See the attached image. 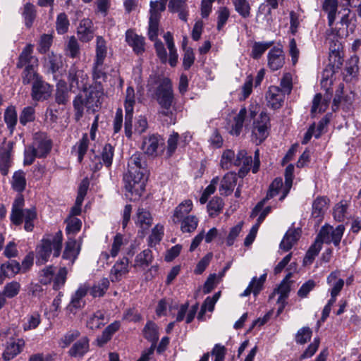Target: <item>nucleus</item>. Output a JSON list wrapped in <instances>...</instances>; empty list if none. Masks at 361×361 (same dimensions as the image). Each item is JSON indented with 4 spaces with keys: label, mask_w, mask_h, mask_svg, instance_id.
Here are the masks:
<instances>
[{
    "label": "nucleus",
    "mask_w": 361,
    "mask_h": 361,
    "mask_svg": "<svg viewBox=\"0 0 361 361\" xmlns=\"http://www.w3.org/2000/svg\"><path fill=\"white\" fill-rule=\"evenodd\" d=\"M162 139L158 135H150L143 139L142 149L148 156L156 157L158 154V149L162 145Z\"/></svg>",
    "instance_id": "18"
},
{
    "label": "nucleus",
    "mask_w": 361,
    "mask_h": 361,
    "mask_svg": "<svg viewBox=\"0 0 361 361\" xmlns=\"http://www.w3.org/2000/svg\"><path fill=\"white\" fill-rule=\"evenodd\" d=\"M129 260L127 257H123L118 261L111 269V279L112 281H118L122 276L128 272Z\"/></svg>",
    "instance_id": "34"
},
{
    "label": "nucleus",
    "mask_w": 361,
    "mask_h": 361,
    "mask_svg": "<svg viewBox=\"0 0 361 361\" xmlns=\"http://www.w3.org/2000/svg\"><path fill=\"white\" fill-rule=\"evenodd\" d=\"M99 94L100 93L94 87H89L75 97L73 104L77 121L83 116L85 109L92 112L95 111V107L98 106Z\"/></svg>",
    "instance_id": "6"
},
{
    "label": "nucleus",
    "mask_w": 361,
    "mask_h": 361,
    "mask_svg": "<svg viewBox=\"0 0 361 361\" xmlns=\"http://www.w3.org/2000/svg\"><path fill=\"white\" fill-rule=\"evenodd\" d=\"M21 267L16 260H9L1 265L0 271L4 277L11 278L20 272Z\"/></svg>",
    "instance_id": "42"
},
{
    "label": "nucleus",
    "mask_w": 361,
    "mask_h": 361,
    "mask_svg": "<svg viewBox=\"0 0 361 361\" xmlns=\"http://www.w3.org/2000/svg\"><path fill=\"white\" fill-rule=\"evenodd\" d=\"M224 207L223 200L219 197H213L207 204V212L209 216L214 217L217 216Z\"/></svg>",
    "instance_id": "55"
},
{
    "label": "nucleus",
    "mask_w": 361,
    "mask_h": 361,
    "mask_svg": "<svg viewBox=\"0 0 361 361\" xmlns=\"http://www.w3.org/2000/svg\"><path fill=\"white\" fill-rule=\"evenodd\" d=\"M128 170L123 176L125 188L130 200H136L142 195L145 188L148 173L146 157L137 152L133 154L128 162Z\"/></svg>",
    "instance_id": "1"
},
{
    "label": "nucleus",
    "mask_w": 361,
    "mask_h": 361,
    "mask_svg": "<svg viewBox=\"0 0 361 361\" xmlns=\"http://www.w3.org/2000/svg\"><path fill=\"white\" fill-rule=\"evenodd\" d=\"M329 199L325 196L317 197L312 202L311 218L319 224L329 207Z\"/></svg>",
    "instance_id": "15"
},
{
    "label": "nucleus",
    "mask_w": 361,
    "mask_h": 361,
    "mask_svg": "<svg viewBox=\"0 0 361 361\" xmlns=\"http://www.w3.org/2000/svg\"><path fill=\"white\" fill-rule=\"evenodd\" d=\"M252 157L248 155L245 150L241 149L238 152L235 159V166L240 167L238 173L240 178H244L247 174L252 168Z\"/></svg>",
    "instance_id": "17"
},
{
    "label": "nucleus",
    "mask_w": 361,
    "mask_h": 361,
    "mask_svg": "<svg viewBox=\"0 0 361 361\" xmlns=\"http://www.w3.org/2000/svg\"><path fill=\"white\" fill-rule=\"evenodd\" d=\"M22 15L24 18L25 25L27 27H30L32 25L34 20L36 17V11L35 6L30 3H27L24 6Z\"/></svg>",
    "instance_id": "57"
},
{
    "label": "nucleus",
    "mask_w": 361,
    "mask_h": 361,
    "mask_svg": "<svg viewBox=\"0 0 361 361\" xmlns=\"http://www.w3.org/2000/svg\"><path fill=\"white\" fill-rule=\"evenodd\" d=\"M88 80V75L84 71L79 69L75 64L71 66L68 73V81L71 91L87 90L89 88L87 87Z\"/></svg>",
    "instance_id": "10"
},
{
    "label": "nucleus",
    "mask_w": 361,
    "mask_h": 361,
    "mask_svg": "<svg viewBox=\"0 0 361 361\" xmlns=\"http://www.w3.org/2000/svg\"><path fill=\"white\" fill-rule=\"evenodd\" d=\"M78 35L84 42L90 41L94 37L92 22L89 18L82 19L78 27Z\"/></svg>",
    "instance_id": "29"
},
{
    "label": "nucleus",
    "mask_w": 361,
    "mask_h": 361,
    "mask_svg": "<svg viewBox=\"0 0 361 361\" xmlns=\"http://www.w3.org/2000/svg\"><path fill=\"white\" fill-rule=\"evenodd\" d=\"M109 286V281L106 278L101 279L94 283L90 289V294L93 297L103 296Z\"/></svg>",
    "instance_id": "56"
},
{
    "label": "nucleus",
    "mask_w": 361,
    "mask_h": 361,
    "mask_svg": "<svg viewBox=\"0 0 361 361\" xmlns=\"http://www.w3.org/2000/svg\"><path fill=\"white\" fill-rule=\"evenodd\" d=\"M126 41L133 48L137 54H142L145 51V38L138 35L132 30L126 32Z\"/></svg>",
    "instance_id": "23"
},
{
    "label": "nucleus",
    "mask_w": 361,
    "mask_h": 361,
    "mask_svg": "<svg viewBox=\"0 0 361 361\" xmlns=\"http://www.w3.org/2000/svg\"><path fill=\"white\" fill-rule=\"evenodd\" d=\"M188 135H184L180 138L178 133L173 132L168 138L166 154L169 157H171L176 152L178 145L184 147L186 145Z\"/></svg>",
    "instance_id": "31"
},
{
    "label": "nucleus",
    "mask_w": 361,
    "mask_h": 361,
    "mask_svg": "<svg viewBox=\"0 0 361 361\" xmlns=\"http://www.w3.org/2000/svg\"><path fill=\"white\" fill-rule=\"evenodd\" d=\"M270 119L266 112H261L253 121L252 140L257 145L261 144L269 135Z\"/></svg>",
    "instance_id": "8"
},
{
    "label": "nucleus",
    "mask_w": 361,
    "mask_h": 361,
    "mask_svg": "<svg viewBox=\"0 0 361 361\" xmlns=\"http://www.w3.org/2000/svg\"><path fill=\"white\" fill-rule=\"evenodd\" d=\"M198 222L195 216L189 215L180 221V230L183 233H192L197 228Z\"/></svg>",
    "instance_id": "53"
},
{
    "label": "nucleus",
    "mask_w": 361,
    "mask_h": 361,
    "mask_svg": "<svg viewBox=\"0 0 361 361\" xmlns=\"http://www.w3.org/2000/svg\"><path fill=\"white\" fill-rule=\"evenodd\" d=\"M255 116V111L250 110L247 113L245 108H242L238 114L233 117V120L228 122L226 129L231 135L238 136L242 131L243 123L247 118H253Z\"/></svg>",
    "instance_id": "12"
},
{
    "label": "nucleus",
    "mask_w": 361,
    "mask_h": 361,
    "mask_svg": "<svg viewBox=\"0 0 361 361\" xmlns=\"http://www.w3.org/2000/svg\"><path fill=\"white\" fill-rule=\"evenodd\" d=\"M67 274L66 267H61L56 274L54 267L47 266L39 272V281L43 285L49 284L53 281V288L57 290L64 286Z\"/></svg>",
    "instance_id": "7"
},
{
    "label": "nucleus",
    "mask_w": 361,
    "mask_h": 361,
    "mask_svg": "<svg viewBox=\"0 0 361 361\" xmlns=\"http://www.w3.org/2000/svg\"><path fill=\"white\" fill-rule=\"evenodd\" d=\"M20 290V284L17 281H11L7 283L3 291L0 292L5 298H13L16 296Z\"/></svg>",
    "instance_id": "61"
},
{
    "label": "nucleus",
    "mask_w": 361,
    "mask_h": 361,
    "mask_svg": "<svg viewBox=\"0 0 361 361\" xmlns=\"http://www.w3.org/2000/svg\"><path fill=\"white\" fill-rule=\"evenodd\" d=\"M121 327V323L119 321H115L113 323L108 325L104 330L102 331L101 336H98L96 341L97 345L100 347L108 343L117 332Z\"/></svg>",
    "instance_id": "35"
},
{
    "label": "nucleus",
    "mask_w": 361,
    "mask_h": 361,
    "mask_svg": "<svg viewBox=\"0 0 361 361\" xmlns=\"http://www.w3.org/2000/svg\"><path fill=\"white\" fill-rule=\"evenodd\" d=\"M80 250L81 243H78L75 238L69 237L66 242L65 249L62 255V259L67 261L64 267H66L67 269L68 267L71 268L77 259Z\"/></svg>",
    "instance_id": "13"
},
{
    "label": "nucleus",
    "mask_w": 361,
    "mask_h": 361,
    "mask_svg": "<svg viewBox=\"0 0 361 361\" xmlns=\"http://www.w3.org/2000/svg\"><path fill=\"white\" fill-rule=\"evenodd\" d=\"M358 58L356 56L351 57L346 63L343 72V79L347 82L356 77L358 72Z\"/></svg>",
    "instance_id": "41"
},
{
    "label": "nucleus",
    "mask_w": 361,
    "mask_h": 361,
    "mask_svg": "<svg viewBox=\"0 0 361 361\" xmlns=\"http://www.w3.org/2000/svg\"><path fill=\"white\" fill-rule=\"evenodd\" d=\"M62 241L63 235L60 231L44 237L36 248L37 264H44L48 262L51 253L54 257H58L61 254Z\"/></svg>",
    "instance_id": "3"
},
{
    "label": "nucleus",
    "mask_w": 361,
    "mask_h": 361,
    "mask_svg": "<svg viewBox=\"0 0 361 361\" xmlns=\"http://www.w3.org/2000/svg\"><path fill=\"white\" fill-rule=\"evenodd\" d=\"M51 94L50 85L43 81L42 78H37L32 83V98L35 101L47 99Z\"/></svg>",
    "instance_id": "20"
},
{
    "label": "nucleus",
    "mask_w": 361,
    "mask_h": 361,
    "mask_svg": "<svg viewBox=\"0 0 361 361\" xmlns=\"http://www.w3.org/2000/svg\"><path fill=\"white\" fill-rule=\"evenodd\" d=\"M24 197L18 194L13 204L10 216L11 221L16 226H20L24 221V229L30 232L34 228V221L37 219V212L35 207L23 209Z\"/></svg>",
    "instance_id": "4"
},
{
    "label": "nucleus",
    "mask_w": 361,
    "mask_h": 361,
    "mask_svg": "<svg viewBox=\"0 0 361 361\" xmlns=\"http://www.w3.org/2000/svg\"><path fill=\"white\" fill-rule=\"evenodd\" d=\"M279 1L280 0H265L269 8H267V6L263 4H261L257 12V20H259L261 19L262 20V23L265 22L267 25H270L272 21L271 10L278 8Z\"/></svg>",
    "instance_id": "24"
},
{
    "label": "nucleus",
    "mask_w": 361,
    "mask_h": 361,
    "mask_svg": "<svg viewBox=\"0 0 361 361\" xmlns=\"http://www.w3.org/2000/svg\"><path fill=\"white\" fill-rule=\"evenodd\" d=\"M51 141L46 134L35 133L32 144L25 149L24 165H31L35 158L45 157L51 151Z\"/></svg>",
    "instance_id": "5"
},
{
    "label": "nucleus",
    "mask_w": 361,
    "mask_h": 361,
    "mask_svg": "<svg viewBox=\"0 0 361 361\" xmlns=\"http://www.w3.org/2000/svg\"><path fill=\"white\" fill-rule=\"evenodd\" d=\"M25 341L21 338L8 342L6 349L3 353L4 360L6 361H9L13 359L16 356L21 353L25 346Z\"/></svg>",
    "instance_id": "25"
},
{
    "label": "nucleus",
    "mask_w": 361,
    "mask_h": 361,
    "mask_svg": "<svg viewBox=\"0 0 361 361\" xmlns=\"http://www.w3.org/2000/svg\"><path fill=\"white\" fill-rule=\"evenodd\" d=\"M35 119V111L32 106H26L22 110L19 121L20 123L25 126L27 123L34 121Z\"/></svg>",
    "instance_id": "63"
},
{
    "label": "nucleus",
    "mask_w": 361,
    "mask_h": 361,
    "mask_svg": "<svg viewBox=\"0 0 361 361\" xmlns=\"http://www.w3.org/2000/svg\"><path fill=\"white\" fill-rule=\"evenodd\" d=\"M282 186V178H275L269 185L266 197L264 199H262L260 202H259L255 207V208L252 209L250 217L255 218V216H257L258 213L262 210L266 202L271 199L272 197L276 196L279 194V190L281 189Z\"/></svg>",
    "instance_id": "14"
},
{
    "label": "nucleus",
    "mask_w": 361,
    "mask_h": 361,
    "mask_svg": "<svg viewBox=\"0 0 361 361\" xmlns=\"http://www.w3.org/2000/svg\"><path fill=\"white\" fill-rule=\"evenodd\" d=\"M253 82V76L248 75L240 89V94L239 95V99L240 101L245 100L251 94L252 92Z\"/></svg>",
    "instance_id": "58"
},
{
    "label": "nucleus",
    "mask_w": 361,
    "mask_h": 361,
    "mask_svg": "<svg viewBox=\"0 0 361 361\" xmlns=\"http://www.w3.org/2000/svg\"><path fill=\"white\" fill-rule=\"evenodd\" d=\"M153 259L152 250L145 249L135 256L133 267L137 269L145 270L152 264Z\"/></svg>",
    "instance_id": "32"
},
{
    "label": "nucleus",
    "mask_w": 361,
    "mask_h": 361,
    "mask_svg": "<svg viewBox=\"0 0 361 361\" xmlns=\"http://www.w3.org/2000/svg\"><path fill=\"white\" fill-rule=\"evenodd\" d=\"M192 209V202L186 200L179 204L175 209L172 216V221L174 224H178L180 221L188 216Z\"/></svg>",
    "instance_id": "33"
},
{
    "label": "nucleus",
    "mask_w": 361,
    "mask_h": 361,
    "mask_svg": "<svg viewBox=\"0 0 361 361\" xmlns=\"http://www.w3.org/2000/svg\"><path fill=\"white\" fill-rule=\"evenodd\" d=\"M155 84H158L154 93L155 97L161 107L159 114L161 116L169 117L171 122L175 123L172 109L174 95L171 81L168 78H160L159 76L155 74L150 75L147 83L148 90L150 91Z\"/></svg>",
    "instance_id": "2"
},
{
    "label": "nucleus",
    "mask_w": 361,
    "mask_h": 361,
    "mask_svg": "<svg viewBox=\"0 0 361 361\" xmlns=\"http://www.w3.org/2000/svg\"><path fill=\"white\" fill-rule=\"evenodd\" d=\"M11 185L13 190L18 192H23L26 185L25 173L23 171H16L12 178Z\"/></svg>",
    "instance_id": "48"
},
{
    "label": "nucleus",
    "mask_w": 361,
    "mask_h": 361,
    "mask_svg": "<svg viewBox=\"0 0 361 361\" xmlns=\"http://www.w3.org/2000/svg\"><path fill=\"white\" fill-rule=\"evenodd\" d=\"M237 183V174L233 172H228L223 177L220 187L219 192L221 195L228 196L231 195Z\"/></svg>",
    "instance_id": "27"
},
{
    "label": "nucleus",
    "mask_w": 361,
    "mask_h": 361,
    "mask_svg": "<svg viewBox=\"0 0 361 361\" xmlns=\"http://www.w3.org/2000/svg\"><path fill=\"white\" fill-rule=\"evenodd\" d=\"M104 61H94L92 67V78L97 82H101L107 79L106 66Z\"/></svg>",
    "instance_id": "47"
},
{
    "label": "nucleus",
    "mask_w": 361,
    "mask_h": 361,
    "mask_svg": "<svg viewBox=\"0 0 361 361\" xmlns=\"http://www.w3.org/2000/svg\"><path fill=\"white\" fill-rule=\"evenodd\" d=\"M293 173L294 166L293 164L288 165L285 170V188L283 190L282 195L279 198L280 201H282L285 199L292 187Z\"/></svg>",
    "instance_id": "50"
},
{
    "label": "nucleus",
    "mask_w": 361,
    "mask_h": 361,
    "mask_svg": "<svg viewBox=\"0 0 361 361\" xmlns=\"http://www.w3.org/2000/svg\"><path fill=\"white\" fill-rule=\"evenodd\" d=\"M13 164L11 157V147L0 148V172L3 176H6L9 168Z\"/></svg>",
    "instance_id": "36"
},
{
    "label": "nucleus",
    "mask_w": 361,
    "mask_h": 361,
    "mask_svg": "<svg viewBox=\"0 0 361 361\" xmlns=\"http://www.w3.org/2000/svg\"><path fill=\"white\" fill-rule=\"evenodd\" d=\"M267 106L273 109L281 107L284 99V95L279 87L271 86L266 92Z\"/></svg>",
    "instance_id": "21"
},
{
    "label": "nucleus",
    "mask_w": 361,
    "mask_h": 361,
    "mask_svg": "<svg viewBox=\"0 0 361 361\" xmlns=\"http://www.w3.org/2000/svg\"><path fill=\"white\" fill-rule=\"evenodd\" d=\"M235 11L243 18L250 16L251 6L247 0H232Z\"/></svg>",
    "instance_id": "51"
},
{
    "label": "nucleus",
    "mask_w": 361,
    "mask_h": 361,
    "mask_svg": "<svg viewBox=\"0 0 361 361\" xmlns=\"http://www.w3.org/2000/svg\"><path fill=\"white\" fill-rule=\"evenodd\" d=\"M345 231L343 225L341 224L334 228L329 224L324 225L317 237V241L320 244L322 243L330 244L334 243L335 246H338Z\"/></svg>",
    "instance_id": "9"
},
{
    "label": "nucleus",
    "mask_w": 361,
    "mask_h": 361,
    "mask_svg": "<svg viewBox=\"0 0 361 361\" xmlns=\"http://www.w3.org/2000/svg\"><path fill=\"white\" fill-rule=\"evenodd\" d=\"M144 337L152 343L150 348L155 349L156 343L159 338L158 326L153 322L149 321L143 329Z\"/></svg>",
    "instance_id": "38"
},
{
    "label": "nucleus",
    "mask_w": 361,
    "mask_h": 361,
    "mask_svg": "<svg viewBox=\"0 0 361 361\" xmlns=\"http://www.w3.org/2000/svg\"><path fill=\"white\" fill-rule=\"evenodd\" d=\"M331 100V97L326 95L323 97L321 93L316 94L312 100L311 108V114L315 116L317 114H321L328 109Z\"/></svg>",
    "instance_id": "30"
},
{
    "label": "nucleus",
    "mask_w": 361,
    "mask_h": 361,
    "mask_svg": "<svg viewBox=\"0 0 361 361\" xmlns=\"http://www.w3.org/2000/svg\"><path fill=\"white\" fill-rule=\"evenodd\" d=\"M164 235V227L159 224L156 225L152 231L151 235L149 236L148 243L150 247H153L158 244Z\"/></svg>",
    "instance_id": "64"
},
{
    "label": "nucleus",
    "mask_w": 361,
    "mask_h": 361,
    "mask_svg": "<svg viewBox=\"0 0 361 361\" xmlns=\"http://www.w3.org/2000/svg\"><path fill=\"white\" fill-rule=\"evenodd\" d=\"M32 53L33 45L30 44H27L19 55L16 67L18 68H22L23 67L25 68L29 66H32V67H37L38 65V60L35 56H33Z\"/></svg>",
    "instance_id": "19"
},
{
    "label": "nucleus",
    "mask_w": 361,
    "mask_h": 361,
    "mask_svg": "<svg viewBox=\"0 0 361 361\" xmlns=\"http://www.w3.org/2000/svg\"><path fill=\"white\" fill-rule=\"evenodd\" d=\"M216 29L221 31L226 25L229 17L230 10L226 6H220L216 12Z\"/></svg>",
    "instance_id": "54"
},
{
    "label": "nucleus",
    "mask_w": 361,
    "mask_h": 361,
    "mask_svg": "<svg viewBox=\"0 0 361 361\" xmlns=\"http://www.w3.org/2000/svg\"><path fill=\"white\" fill-rule=\"evenodd\" d=\"M337 0H325L323 4V9L328 13V23L330 27L336 19V10H337Z\"/></svg>",
    "instance_id": "52"
},
{
    "label": "nucleus",
    "mask_w": 361,
    "mask_h": 361,
    "mask_svg": "<svg viewBox=\"0 0 361 361\" xmlns=\"http://www.w3.org/2000/svg\"><path fill=\"white\" fill-rule=\"evenodd\" d=\"M87 293V288L85 286H81L73 295L68 308L72 311V307L75 309L81 308L84 305L82 298Z\"/></svg>",
    "instance_id": "44"
},
{
    "label": "nucleus",
    "mask_w": 361,
    "mask_h": 361,
    "mask_svg": "<svg viewBox=\"0 0 361 361\" xmlns=\"http://www.w3.org/2000/svg\"><path fill=\"white\" fill-rule=\"evenodd\" d=\"M300 233L299 228L288 230L280 243V248L285 252L290 250L299 240Z\"/></svg>",
    "instance_id": "28"
},
{
    "label": "nucleus",
    "mask_w": 361,
    "mask_h": 361,
    "mask_svg": "<svg viewBox=\"0 0 361 361\" xmlns=\"http://www.w3.org/2000/svg\"><path fill=\"white\" fill-rule=\"evenodd\" d=\"M236 155L234 152L231 149L224 151L221 155L220 161L221 166L224 169H229L233 166H235V159Z\"/></svg>",
    "instance_id": "59"
},
{
    "label": "nucleus",
    "mask_w": 361,
    "mask_h": 361,
    "mask_svg": "<svg viewBox=\"0 0 361 361\" xmlns=\"http://www.w3.org/2000/svg\"><path fill=\"white\" fill-rule=\"evenodd\" d=\"M292 277V273H288L283 280L281 282L280 285L275 290L279 294L277 302H283L286 300L290 291V281L289 279Z\"/></svg>",
    "instance_id": "40"
},
{
    "label": "nucleus",
    "mask_w": 361,
    "mask_h": 361,
    "mask_svg": "<svg viewBox=\"0 0 361 361\" xmlns=\"http://www.w3.org/2000/svg\"><path fill=\"white\" fill-rule=\"evenodd\" d=\"M134 221L137 227L140 228L139 233L145 235V233L152 225L153 219L150 212L142 207H139L134 217Z\"/></svg>",
    "instance_id": "16"
},
{
    "label": "nucleus",
    "mask_w": 361,
    "mask_h": 361,
    "mask_svg": "<svg viewBox=\"0 0 361 361\" xmlns=\"http://www.w3.org/2000/svg\"><path fill=\"white\" fill-rule=\"evenodd\" d=\"M348 209L346 201H341L334 207L333 215L336 221L338 222L343 221L345 218V214Z\"/></svg>",
    "instance_id": "60"
},
{
    "label": "nucleus",
    "mask_w": 361,
    "mask_h": 361,
    "mask_svg": "<svg viewBox=\"0 0 361 361\" xmlns=\"http://www.w3.org/2000/svg\"><path fill=\"white\" fill-rule=\"evenodd\" d=\"M89 142V135L87 133H84L82 138L76 142L73 148V150L78 154V160L79 162H82L84 156L88 149Z\"/></svg>",
    "instance_id": "45"
},
{
    "label": "nucleus",
    "mask_w": 361,
    "mask_h": 361,
    "mask_svg": "<svg viewBox=\"0 0 361 361\" xmlns=\"http://www.w3.org/2000/svg\"><path fill=\"white\" fill-rule=\"evenodd\" d=\"M268 66L272 71L281 68L285 63V56L282 49L272 48L268 53Z\"/></svg>",
    "instance_id": "22"
},
{
    "label": "nucleus",
    "mask_w": 361,
    "mask_h": 361,
    "mask_svg": "<svg viewBox=\"0 0 361 361\" xmlns=\"http://www.w3.org/2000/svg\"><path fill=\"white\" fill-rule=\"evenodd\" d=\"M339 275L340 271L336 270L332 271L326 279L328 285L331 287L330 293H333L334 295L339 294L344 286V281L339 278Z\"/></svg>",
    "instance_id": "37"
},
{
    "label": "nucleus",
    "mask_w": 361,
    "mask_h": 361,
    "mask_svg": "<svg viewBox=\"0 0 361 361\" xmlns=\"http://www.w3.org/2000/svg\"><path fill=\"white\" fill-rule=\"evenodd\" d=\"M107 55L106 42L102 36L96 38L95 57L94 61H104Z\"/></svg>",
    "instance_id": "46"
},
{
    "label": "nucleus",
    "mask_w": 361,
    "mask_h": 361,
    "mask_svg": "<svg viewBox=\"0 0 361 361\" xmlns=\"http://www.w3.org/2000/svg\"><path fill=\"white\" fill-rule=\"evenodd\" d=\"M273 44V42H255L252 46L251 56L254 59H259Z\"/></svg>",
    "instance_id": "62"
},
{
    "label": "nucleus",
    "mask_w": 361,
    "mask_h": 361,
    "mask_svg": "<svg viewBox=\"0 0 361 361\" xmlns=\"http://www.w3.org/2000/svg\"><path fill=\"white\" fill-rule=\"evenodd\" d=\"M108 321L105 317V312L98 310L90 317L87 322V326L90 329H97L104 326Z\"/></svg>",
    "instance_id": "39"
},
{
    "label": "nucleus",
    "mask_w": 361,
    "mask_h": 361,
    "mask_svg": "<svg viewBox=\"0 0 361 361\" xmlns=\"http://www.w3.org/2000/svg\"><path fill=\"white\" fill-rule=\"evenodd\" d=\"M89 339L84 336L73 344L68 353L72 357L81 358L89 351Z\"/></svg>",
    "instance_id": "26"
},
{
    "label": "nucleus",
    "mask_w": 361,
    "mask_h": 361,
    "mask_svg": "<svg viewBox=\"0 0 361 361\" xmlns=\"http://www.w3.org/2000/svg\"><path fill=\"white\" fill-rule=\"evenodd\" d=\"M125 99V133L128 137L132 135L133 109L135 104V90L133 87L129 86L126 91Z\"/></svg>",
    "instance_id": "11"
},
{
    "label": "nucleus",
    "mask_w": 361,
    "mask_h": 361,
    "mask_svg": "<svg viewBox=\"0 0 361 361\" xmlns=\"http://www.w3.org/2000/svg\"><path fill=\"white\" fill-rule=\"evenodd\" d=\"M69 100L68 90L66 82L60 80L56 85L55 101L58 104H66Z\"/></svg>",
    "instance_id": "43"
},
{
    "label": "nucleus",
    "mask_w": 361,
    "mask_h": 361,
    "mask_svg": "<svg viewBox=\"0 0 361 361\" xmlns=\"http://www.w3.org/2000/svg\"><path fill=\"white\" fill-rule=\"evenodd\" d=\"M4 121L11 133H13L18 121V115L14 106H8L4 116Z\"/></svg>",
    "instance_id": "49"
}]
</instances>
